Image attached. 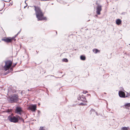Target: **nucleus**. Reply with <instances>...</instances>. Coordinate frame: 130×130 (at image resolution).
<instances>
[{"mask_svg":"<svg viewBox=\"0 0 130 130\" xmlns=\"http://www.w3.org/2000/svg\"><path fill=\"white\" fill-rule=\"evenodd\" d=\"M126 93V95H125V92L122 91H120L119 92V96L121 98H125V97H128V93L125 91Z\"/></svg>","mask_w":130,"mask_h":130,"instance_id":"6","label":"nucleus"},{"mask_svg":"<svg viewBox=\"0 0 130 130\" xmlns=\"http://www.w3.org/2000/svg\"><path fill=\"white\" fill-rule=\"evenodd\" d=\"M23 112L22 108L19 106H17L15 107V113H16L22 115V113Z\"/></svg>","mask_w":130,"mask_h":130,"instance_id":"5","label":"nucleus"},{"mask_svg":"<svg viewBox=\"0 0 130 130\" xmlns=\"http://www.w3.org/2000/svg\"><path fill=\"white\" fill-rule=\"evenodd\" d=\"M12 62V61L10 60H8L5 61V64L4 68L5 71H7L9 69V66H11Z\"/></svg>","mask_w":130,"mask_h":130,"instance_id":"4","label":"nucleus"},{"mask_svg":"<svg viewBox=\"0 0 130 130\" xmlns=\"http://www.w3.org/2000/svg\"><path fill=\"white\" fill-rule=\"evenodd\" d=\"M85 104L83 103H80V105H84Z\"/></svg>","mask_w":130,"mask_h":130,"instance_id":"26","label":"nucleus"},{"mask_svg":"<svg viewBox=\"0 0 130 130\" xmlns=\"http://www.w3.org/2000/svg\"><path fill=\"white\" fill-rule=\"evenodd\" d=\"M56 34H57V31H56Z\"/></svg>","mask_w":130,"mask_h":130,"instance_id":"42","label":"nucleus"},{"mask_svg":"<svg viewBox=\"0 0 130 130\" xmlns=\"http://www.w3.org/2000/svg\"><path fill=\"white\" fill-rule=\"evenodd\" d=\"M38 114H39L40 113V112L39 110H38Z\"/></svg>","mask_w":130,"mask_h":130,"instance_id":"28","label":"nucleus"},{"mask_svg":"<svg viewBox=\"0 0 130 130\" xmlns=\"http://www.w3.org/2000/svg\"><path fill=\"white\" fill-rule=\"evenodd\" d=\"M35 10L36 17L38 19V21H42L46 20V17H44V14L40 7L34 6Z\"/></svg>","mask_w":130,"mask_h":130,"instance_id":"1","label":"nucleus"},{"mask_svg":"<svg viewBox=\"0 0 130 130\" xmlns=\"http://www.w3.org/2000/svg\"><path fill=\"white\" fill-rule=\"evenodd\" d=\"M81 98L82 99H85L86 100V99L85 98V97L84 95H82V97H81Z\"/></svg>","mask_w":130,"mask_h":130,"instance_id":"23","label":"nucleus"},{"mask_svg":"<svg viewBox=\"0 0 130 130\" xmlns=\"http://www.w3.org/2000/svg\"><path fill=\"white\" fill-rule=\"evenodd\" d=\"M126 13V12H122L121 14H122V15H125Z\"/></svg>","mask_w":130,"mask_h":130,"instance_id":"24","label":"nucleus"},{"mask_svg":"<svg viewBox=\"0 0 130 130\" xmlns=\"http://www.w3.org/2000/svg\"><path fill=\"white\" fill-rule=\"evenodd\" d=\"M80 58L82 60H85L86 59V57L84 55H82L80 56Z\"/></svg>","mask_w":130,"mask_h":130,"instance_id":"11","label":"nucleus"},{"mask_svg":"<svg viewBox=\"0 0 130 130\" xmlns=\"http://www.w3.org/2000/svg\"><path fill=\"white\" fill-rule=\"evenodd\" d=\"M21 29L18 32V33H17L18 34H20L21 32Z\"/></svg>","mask_w":130,"mask_h":130,"instance_id":"29","label":"nucleus"},{"mask_svg":"<svg viewBox=\"0 0 130 130\" xmlns=\"http://www.w3.org/2000/svg\"><path fill=\"white\" fill-rule=\"evenodd\" d=\"M13 67H12L11 66H10V67H9V69H8V70H9V71H10V72L12 71H13Z\"/></svg>","mask_w":130,"mask_h":130,"instance_id":"16","label":"nucleus"},{"mask_svg":"<svg viewBox=\"0 0 130 130\" xmlns=\"http://www.w3.org/2000/svg\"><path fill=\"white\" fill-rule=\"evenodd\" d=\"M37 106L36 104H31L28 107V109L30 110L32 112H35L36 110Z\"/></svg>","mask_w":130,"mask_h":130,"instance_id":"7","label":"nucleus"},{"mask_svg":"<svg viewBox=\"0 0 130 130\" xmlns=\"http://www.w3.org/2000/svg\"><path fill=\"white\" fill-rule=\"evenodd\" d=\"M83 93L84 94H86V93H88V91H87L84 90L83 91Z\"/></svg>","mask_w":130,"mask_h":130,"instance_id":"21","label":"nucleus"},{"mask_svg":"<svg viewBox=\"0 0 130 130\" xmlns=\"http://www.w3.org/2000/svg\"><path fill=\"white\" fill-rule=\"evenodd\" d=\"M129 128V127H123L121 128V130H127Z\"/></svg>","mask_w":130,"mask_h":130,"instance_id":"14","label":"nucleus"},{"mask_svg":"<svg viewBox=\"0 0 130 130\" xmlns=\"http://www.w3.org/2000/svg\"><path fill=\"white\" fill-rule=\"evenodd\" d=\"M37 53V54H38V52H37V51H36Z\"/></svg>","mask_w":130,"mask_h":130,"instance_id":"36","label":"nucleus"},{"mask_svg":"<svg viewBox=\"0 0 130 130\" xmlns=\"http://www.w3.org/2000/svg\"><path fill=\"white\" fill-rule=\"evenodd\" d=\"M128 94H129V95H128V96H130V93H128Z\"/></svg>","mask_w":130,"mask_h":130,"instance_id":"34","label":"nucleus"},{"mask_svg":"<svg viewBox=\"0 0 130 130\" xmlns=\"http://www.w3.org/2000/svg\"><path fill=\"white\" fill-rule=\"evenodd\" d=\"M104 94H106V93H105V92H104Z\"/></svg>","mask_w":130,"mask_h":130,"instance_id":"39","label":"nucleus"},{"mask_svg":"<svg viewBox=\"0 0 130 130\" xmlns=\"http://www.w3.org/2000/svg\"><path fill=\"white\" fill-rule=\"evenodd\" d=\"M26 1H27V0L25 1V4H27L26 3Z\"/></svg>","mask_w":130,"mask_h":130,"instance_id":"35","label":"nucleus"},{"mask_svg":"<svg viewBox=\"0 0 130 130\" xmlns=\"http://www.w3.org/2000/svg\"><path fill=\"white\" fill-rule=\"evenodd\" d=\"M11 1V0H7V1H4L5 2H9Z\"/></svg>","mask_w":130,"mask_h":130,"instance_id":"27","label":"nucleus"},{"mask_svg":"<svg viewBox=\"0 0 130 130\" xmlns=\"http://www.w3.org/2000/svg\"><path fill=\"white\" fill-rule=\"evenodd\" d=\"M28 90V91H30V90H29V89H28V90Z\"/></svg>","mask_w":130,"mask_h":130,"instance_id":"38","label":"nucleus"},{"mask_svg":"<svg viewBox=\"0 0 130 130\" xmlns=\"http://www.w3.org/2000/svg\"><path fill=\"white\" fill-rule=\"evenodd\" d=\"M93 51L95 54H96L98 52L100 51L98 49L96 48L93 49Z\"/></svg>","mask_w":130,"mask_h":130,"instance_id":"12","label":"nucleus"},{"mask_svg":"<svg viewBox=\"0 0 130 130\" xmlns=\"http://www.w3.org/2000/svg\"><path fill=\"white\" fill-rule=\"evenodd\" d=\"M27 4H26V6L24 7V8H25L26 7V6H27Z\"/></svg>","mask_w":130,"mask_h":130,"instance_id":"31","label":"nucleus"},{"mask_svg":"<svg viewBox=\"0 0 130 130\" xmlns=\"http://www.w3.org/2000/svg\"><path fill=\"white\" fill-rule=\"evenodd\" d=\"M96 114L97 115H98V114H97V112H96Z\"/></svg>","mask_w":130,"mask_h":130,"instance_id":"40","label":"nucleus"},{"mask_svg":"<svg viewBox=\"0 0 130 130\" xmlns=\"http://www.w3.org/2000/svg\"><path fill=\"white\" fill-rule=\"evenodd\" d=\"M8 119L10 122L14 123L19 122V121L24 122V120L22 117H20L18 115L14 116L13 115H11L8 117Z\"/></svg>","mask_w":130,"mask_h":130,"instance_id":"2","label":"nucleus"},{"mask_svg":"<svg viewBox=\"0 0 130 130\" xmlns=\"http://www.w3.org/2000/svg\"><path fill=\"white\" fill-rule=\"evenodd\" d=\"M87 95L88 96H89L90 95V94H87Z\"/></svg>","mask_w":130,"mask_h":130,"instance_id":"33","label":"nucleus"},{"mask_svg":"<svg viewBox=\"0 0 130 130\" xmlns=\"http://www.w3.org/2000/svg\"><path fill=\"white\" fill-rule=\"evenodd\" d=\"M124 106L126 108H127L130 106V103H127L125 104L124 105Z\"/></svg>","mask_w":130,"mask_h":130,"instance_id":"13","label":"nucleus"},{"mask_svg":"<svg viewBox=\"0 0 130 130\" xmlns=\"http://www.w3.org/2000/svg\"><path fill=\"white\" fill-rule=\"evenodd\" d=\"M121 22V21L120 19H117L116 21V24L118 25H119Z\"/></svg>","mask_w":130,"mask_h":130,"instance_id":"10","label":"nucleus"},{"mask_svg":"<svg viewBox=\"0 0 130 130\" xmlns=\"http://www.w3.org/2000/svg\"><path fill=\"white\" fill-rule=\"evenodd\" d=\"M10 72L9 70H8L4 74V75H6Z\"/></svg>","mask_w":130,"mask_h":130,"instance_id":"18","label":"nucleus"},{"mask_svg":"<svg viewBox=\"0 0 130 130\" xmlns=\"http://www.w3.org/2000/svg\"><path fill=\"white\" fill-rule=\"evenodd\" d=\"M17 62H16L13 65H11V66L12 67H14L15 66L16 64H17Z\"/></svg>","mask_w":130,"mask_h":130,"instance_id":"20","label":"nucleus"},{"mask_svg":"<svg viewBox=\"0 0 130 130\" xmlns=\"http://www.w3.org/2000/svg\"><path fill=\"white\" fill-rule=\"evenodd\" d=\"M92 110L93 111H94V110L93 109H92Z\"/></svg>","mask_w":130,"mask_h":130,"instance_id":"37","label":"nucleus"},{"mask_svg":"<svg viewBox=\"0 0 130 130\" xmlns=\"http://www.w3.org/2000/svg\"><path fill=\"white\" fill-rule=\"evenodd\" d=\"M6 112L8 113H10L11 112V111L9 109H8L6 111Z\"/></svg>","mask_w":130,"mask_h":130,"instance_id":"22","label":"nucleus"},{"mask_svg":"<svg viewBox=\"0 0 130 130\" xmlns=\"http://www.w3.org/2000/svg\"><path fill=\"white\" fill-rule=\"evenodd\" d=\"M19 99L18 94H13L9 96L8 100L10 103H15L17 102Z\"/></svg>","mask_w":130,"mask_h":130,"instance_id":"3","label":"nucleus"},{"mask_svg":"<svg viewBox=\"0 0 130 130\" xmlns=\"http://www.w3.org/2000/svg\"><path fill=\"white\" fill-rule=\"evenodd\" d=\"M62 61L63 62H68V60L66 58H63L62 59Z\"/></svg>","mask_w":130,"mask_h":130,"instance_id":"17","label":"nucleus"},{"mask_svg":"<svg viewBox=\"0 0 130 130\" xmlns=\"http://www.w3.org/2000/svg\"><path fill=\"white\" fill-rule=\"evenodd\" d=\"M11 91L13 92H15V90H13V91H12L11 90Z\"/></svg>","mask_w":130,"mask_h":130,"instance_id":"32","label":"nucleus"},{"mask_svg":"<svg viewBox=\"0 0 130 130\" xmlns=\"http://www.w3.org/2000/svg\"><path fill=\"white\" fill-rule=\"evenodd\" d=\"M102 6L99 5L97 6L96 10V13L98 15L100 14V11H101Z\"/></svg>","mask_w":130,"mask_h":130,"instance_id":"8","label":"nucleus"},{"mask_svg":"<svg viewBox=\"0 0 130 130\" xmlns=\"http://www.w3.org/2000/svg\"><path fill=\"white\" fill-rule=\"evenodd\" d=\"M18 35V34H17L14 37H15V38Z\"/></svg>","mask_w":130,"mask_h":130,"instance_id":"30","label":"nucleus"},{"mask_svg":"<svg viewBox=\"0 0 130 130\" xmlns=\"http://www.w3.org/2000/svg\"><path fill=\"white\" fill-rule=\"evenodd\" d=\"M2 40L7 43L11 42V39L10 37H7V38L5 37L4 38L2 39Z\"/></svg>","mask_w":130,"mask_h":130,"instance_id":"9","label":"nucleus"},{"mask_svg":"<svg viewBox=\"0 0 130 130\" xmlns=\"http://www.w3.org/2000/svg\"><path fill=\"white\" fill-rule=\"evenodd\" d=\"M78 99L79 100H82V101H83L84 102H85L86 101H85V100H84V101H83V100L82 99V98L81 96V95H79V97L78 98Z\"/></svg>","mask_w":130,"mask_h":130,"instance_id":"15","label":"nucleus"},{"mask_svg":"<svg viewBox=\"0 0 130 130\" xmlns=\"http://www.w3.org/2000/svg\"><path fill=\"white\" fill-rule=\"evenodd\" d=\"M38 105H40V103H39L38 104Z\"/></svg>","mask_w":130,"mask_h":130,"instance_id":"41","label":"nucleus"},{"mask_svg":"<svg viewBox=\"0 0 130 130\" xmlns=\"http://www.w3.org/2000/svg\"><path fill=\"white\" fill-rule=\"evenodd\" d=\"M15 37H13L12 38H10V39H11V42L12 41L14 40V41H15L16 40V39H15Z\"/></svg>","mask_w":130,"mask_h":130,"instance_id":"19","label":"nucleus"},{"mask_svg":"<svg viewBox=\"0 0 130 130\" xmlns=\"http://www.w3.org/2000/svg\"><path fill=\"white\" fill-rule=\"evenodd\" d=\"M40 130H44L43 127H40Z\"/></svg>","mask_w":130,"mask_h":130,"instance_id":"25","label":"nucleus"}]
</instances>
